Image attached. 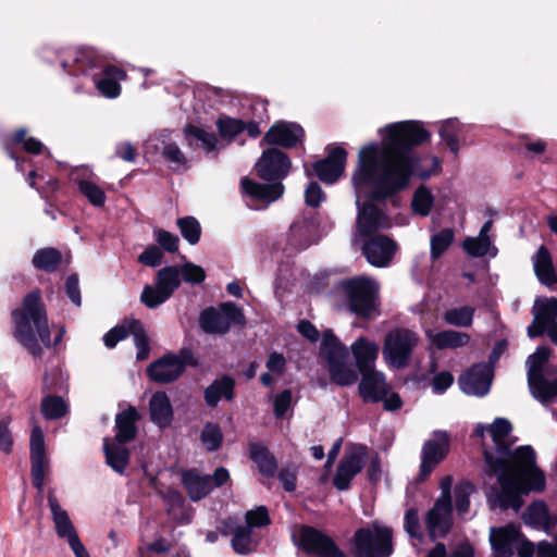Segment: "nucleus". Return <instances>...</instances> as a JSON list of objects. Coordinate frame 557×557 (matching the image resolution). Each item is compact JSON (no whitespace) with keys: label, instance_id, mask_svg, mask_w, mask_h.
Here are the masks:
<instances>
[{"label":"nucleus","instance_id":"obj_1","mask_svg":"<svg viewBox=\"0 0 557 557\" xmlns=\"http://www.w3.org/2000/svg\"><path fill=\"white\" fill-rule=\"evenodd\" d=\"M512 425L505 418H496L487 426L495 448L484 451V473L495 478L499 488L492 487L488 503L493 508L513 509L523 505L522 495L530 492H543L546 486L545 473L536 466V454L530 445L511 449L506 444Z\"/></svg>","mask_w":557,"mask_h":557},{"label":"nucleus","instance_id":"obj_2","mask_svg":"<svg viewBox=\"0 0 557 557\" xmlns=\"http://www.w3.org/2000/svg\"><path fill=\"white\" fill-rule=\"evenodd\" d=\"M382 141L362 146L357 156L355 174H433L441 162L432 154H418L413 147L430 134L418 121H403L379 129Z\"/></svg>","mask_w":557,"mask_h":557},{"label":"nucleus","instance_id":"obj_3","mask_svg":"<svg viewBox=\"0 0 557 557\" xmlns=\"http://www.w3.org/2000/svg\"><path fill=\"white\" fill-rule=\"evenodd\" d=\"M410 176H352V186L358 208L357 230L361 236L387 228L391 222L387 216L370 201L392 199L408 187Z\"/></svg>","mask_w":557,"mask_h":557},{"label":"nucleus","instance_id":"obj_4","mask_svg":"<svg viewBox=\"0 0 557 557\" xmlns=\"http://www.w3.org/2000/svg\"><path fill=\"white\" fill-rule=\"evenodd\" d=\"M14 336L34 357H40L42 348L51 346L50 330L45 306L38 289L27 294L21 309L12 311Z\"/></svg>","mask_w":557,"mask_h":557},{"label":"nucleus","instance_id":"obj_5","mask_svg":"<svg viewBox=\"0 0 557 557\" xmlns=\"http://www.w3.org/2000/svg\"><path fill=\"white\" fill-rule=\"evenodd\" d=\"M337 290L355 315L374 319L380 314V285L374 278L366 275L345 278L337 284Z\"/></svg>","mask_w":557,"mask_h":557},{"label":"nucleus","instance_id":"obj_6","mask_svg":"<svg viewBox=\"0 0 557 557\" xmlns=\"http://www.w3.org/2000/svg\"><path fill=\"white\" fill-rule=\"evenodd\" d=\"M354 557H389L393 554V531L373 522L358 529L351 540Z\"/></svg>","mask_w":557,"mask_h":557},{"label":"nucleus","instance_id":"obj_7","mask_svg":"<svg viewBox=\"0 0 557 557\" xmlns=\"http://www.w3.org/2000/svg\"><path fill=\"white\" fill-rule=\"evenodd\" d=\"M552 349L540 346L527 359L528 384L531 394L541 403H548L557 396V379L547 380L543 367L548 361Z\"/></svg>","mask_w":557,"mask_h":557},{"label":"nucleus","instance_id":"obj_8","mask_svg":"<svg viewBox=\"0 0 557 557\" xmlns=\"http://www.w3.org/2000/svg\"><path fill=\"white\" fill-rule=\"evenodd\" d=\"M490 542L493 557H532L534 544L527 540L515 524H507L502 528H493L490 533Z\"/></svg>","mask_w":557,"mask_h":557},{"label":"nucleus","instance_id":"obj_9","mask_svg":"<svg viewBox=\"0 0 557 557\" xmlns=\"http://www.w3.org/2000/svg\"><path fill=\"white\" fill-rule=\"evenodd\" d=\"M419 339L416 332L407 329L389 331L383 346L384 360L395 369L408 367Z\"/></svg>","mask_w":557,"mask_h":557},{"label":"nucleus","instance_id":"obj_10","mask_svg":"<svg viewBox=\"0 0 557 557\" xmlns=\"http://www.w3.org/2000/svg\"><path fill=\"white\" fill-rule=\"evenodd\" d=\"M453 485L451 476H446L441 482V496L434 506L428 511L425 517V525L432 541L437 537H444L451 527V495Z\"/></svg>","mask_w":557,"mask_h":557},{"label":"nucleus","instance_id":"obj_11","mask_svg":"<svg viewBox=\"0 0 557 557\" xmlns=\"http://www.w3.org/2000/svg\"><path fill=\"white\" fill-rule=\"evenodd\" d=\"M259 177L261 181L246 176L240 182L246 205L255 210L260 208L259 203L269 205L281 198L284 193V186L280 180L283 176Z\"/></svg>","mask_w":557,"mask_h":557},{"label":"nucleus","instance_id":"obj_12","mask_svg":"<svg viewBox=\"0 0 557 557\" xmlns=\"http://www.w3.org/2000/svg\"><path fill=\"white\" fill-rule=\"evenodd\" d=\"M293 540L296 546L309 555L317 557H347L331 536L310 525L300 527L293 534Z\"/></svg>","mask_w":557,"mask_h":557},{"label":"nucleus","instance_id":"obj_13","mask_svg":"<svg viewBox=\"0 0 557 557\" xmlns=\"http://www.w3.org/2000/svg\"><path fill=\"white\" fill-rule=\"evenodd\" d=\"M180 287L178 268L165 267L158 271L153 285H146L140 295V301L149 309L164 304Z\"/></svg>","mask_w":557,"mask_h":557},{"label":"nucleus","instance_id":"obj_14","mask_svg":"<svg viewBox=\"0 0 557 557\" xmlns=\"http://www.w3.org/2000/svg\"><path fill=\"white\" fill-rule=\"evenodd\" d=\"M201 329L208 334H225L232 324H245L243 310L233 302L203 310L199 318Z\"/></svg>","mask_w":557,"mask_h":557},{"label":"nucleus","instance_id":"obj_15","mask_svg":"<svg viewBox=\"0 0 557 557\" xmlns=\"http://www.w3.org/2000/svg\"><path fill=\"white\" fill-rule=\"evenodd\" d=\"M187 364L195 366L193 352L189 349H182L180 355L166 354L152 362L147 373L149 377L161 384L176 381L184 372Z\"/></svg>","mask_w":557,"mask_h":557},{"label":"nucleus","instance_id":"obj_16","mask_svg":"<svg viewBox=\"0 0 557 557\" xmlns=\"http://www.w3.org/2000/svg\"><path fill=\"white\" fill-rule=\"evenodd\" d=\"M449 435L446 431L435 430L433 437L425 441L421 449L419 479L424 481L449 453Z\"/></svg>","mask_w":557,"mask_h":557},{"label":"nucleus","instance_id":"obj_17","mask_svg":"<svg viewBox=\"0 0 557 557\" xmlns=\"http://www.w3.org/2000/svg\"><path fill=\"white\" fill-rule=\"evenodd\" d=\"M367 455L364 445H352L346 450L333 476V484L338 491H347L350 487L354 478L363 469Z\"/></svg>","mask_w":557,"mask_h":557},{"label":"nucleus","instance_id":"obj_18","mask_svg":"<svg viewBox=\"0 0 557 557\" xmlns=\"http://www.w3.org/2000/svg\"><path fill=\"white\" fill-rule=\"evenodd\" d=\"M30 463L33 484L41 493L49 468V460L46 456L44 432L39 426L33 428L30 434Z\"/></svg>","mask_w":557,"mask_h":557},{"label":"nucleus","instance_id":"obj_19","mask_svg":"<svg viewBox=\"0 0 557 557\" xmlns=\"http://www.w3.org/2000/svg\"><path fill=\"white\" fill-rule=\"evenodd\" d=\"M493 379V369L487 363H476L459 376L458 384L468 395L484 396L488 393Z\"/></svg>","mask_w":557,"mask_h":557},{"label":"nucleus","instance_id":"obj_20","mask_svg":"<svg viewBox=\"0 0 557 557\" xmlns=\"http://www.w3.org/2000/svg\"><path fill=\"white\" fill-rule=\"evenodd\" d=\"M361 249L371 265L384 268L392 261L397 250V245L387 236L375 235L364 240Z\"/></svg>","mask_w":557,"mask_h":557},{"label":"nucleus","instance_id":"obj_21","mask_svg":"<svg viewBox=\"0 0 557 557\" xmlns=\"http://www.w3.org/2000/svg\"><path fill=\"white\" fill-rule=\"evenodd\" d=\"M47 502L57 536L64 542H69L77 536L78 532L76 527L74 525L69 512L58 500L54 490L48 491Z\"/></svg>","mask_w":557,"mask_h":557},{"label":"nucleus","instance_id":"obj_22","mask_svg":"<svg viewBox=\"0 0 557 557\" xmlns=\"http://www.w3.org/2000/svg\"><path fill=\"white\" fill-rule=\"evenodd\" d=\"M318 226L313 218L304 216L295 221L289 228L288 245L289 251H299L308 248L318 242Z\"/></svg>","mask_w":557,"mask_h":557},{"label":"nucleus","instance_id":"obj_23","mask_svg":"<svg viewBox=\"0 0 557 557\" xmlns=\"http://www.w3.org/2000/svg\"><path fill=\"white\" fill-rule=\"evenodd\" d=\"M304 129L293 122L280 121L273 124L264 135V141L269 145L292 148L301 141Z\"/></svg>","mask_w":557,"mask_h":557},{"label":"nucleus","instance_id":"obj_24","mask_svg":"<svg viewBox=\"0 0 557 557\" xmlns=\"http://www.w3.org/2000/svg\"><path fill=\"white\" fill-rule=\"evenodd\" d=\"M362 374L359 383V393L366 403H379L387 395V384L382 372L370 371L360 372Z\"/></svg>","mask_w":557,"mask_h":557},{"label":"nucleus","instance_id":"obj_25","mask_svg":"<svg viewBox=\"0 0 557 557\" xmlns=\"http://www.w3.org/2000/svg\"><path fill=\"white\" fill-rule=\"evenodd\" d=\"M256 166L258 174H287L292 170V162L285 152L271 148L263 151Z\"/></svg>","mask_w":557,"mask_h":557},{"label":"nucleus","instance_id":"obj_26","mask_svg":"<svg viewBox=\"0 0 557 557\" xmlns=\"http://www.w3.org/2000/svg\"><path fill=\"white\" fill-rule=\"evenodd\" d=\"M327 156L314 163L315 174H344L347 151L338 145H329Z\"/></svg>","mask_w":557,"mask_h":557},{"label":"nucleus","instance_id":"obj_27","mask_svg":"<svg viewBox=\"0 0 557 557\" xmlns=\"http://www.w3.org/2000/svg\"><path fill=\"white\" fill-rule=\"evenodd\" d=\"M351 351L359 372L374 369V363L379 356V345L376 343L366 337H359L352 343Z\"/></svg>","mask_w":557,"mask_h":557},{"label":"nucleus","instance_id":"obj_28","mask_svg":"<svg viewBox=\"0 0 557 557\" xmlns=\"http://www.w3.org/2000/svg\"><path fill=\"white\" fill-rule=\"evenodd\" d=\"M138 419L139 414L133 406H129L124 411L117 413L115 417V441L120 444H127L132 442L137 434L136 422Z\"/></svg>","mask_w":557,"mask_h":557},{"label":"nucleus","instance_id":"obj_29","mask_svg":"<svg viewBox=\"0 0 557 557\" xmlns=\"http://www.w3.org/2000/svg\"><path fill=\"white\" fill-rule=\"evenodd\" d=\"M149 411L151 421L161 429L169 426L173 419L172 405L164 392H157L152 395L149 401Z\"/></svg>","mask_w":557,"mask_h":557},{"label":"nucleus","instance_id":"obj_30","mask_svg":"<svg viewBox=\"0 0 557 557\" xmlns=\"http://www.w3.org/2000/svg\"><path fill=\"white\" fill-rule=\"evenodd\" d=\"M182 483L187 490L190 499L194 502L205 498L212 492L211 476L202 475L196 470L184 472Z\"/></svg>","mask_w":557,"mask_h":557},{"label":"nucleus","instance_id":"obj_31","mask_svg":"<svg viewBox=\"0 0 557 557\" xmlns=\"http://www.w3.org/2000/svg\"><path fill=\"white\" fill-rule=\"evenodd\" d=\"M234 387L235 381L228 375H223L221 379L213 381L205 389L206 404L214 408L222 398L232 400L234 398Z\"/></svg>","mask_w":557,"mask_h":557},{"label":"nucleus","instance_id":"obj_32","mask_svg":"<svg viewBox=\"0 0 557 557\" xmlns=\"http://www.w3.org/2000/svg\"><path fill=\"white\" fill-rule=\"evenodd\" d=\"M533 268L536 277L542 284L552 286L557 283V275L553 267L552 256L545 246H541L534 255Z\"/></svg>","mask_w":557,"mask_h":557},{"label":"nucleus","instance_id":"obj_33","mask_svg":"<svg viewBox=\"0 0 557 557\" xmlns=\"http://www.w3.org/2000/svg\"><path fill=\"white\" fill-rule=\"evenodd\" d=\"M184 135L189 146L200 147L207 153L216 152L221 148L216 136L201 127L188 125L184 128Z\"/></svg>","mask_w":557,"mask_h":557},{"label":"nucleus","instance_id":"obj_34","mask_svg":"<svg viewBox=\"0 0 557 557\" xmlns=\"http://www.w3.org/2000/svg\"><path fill=\"white\" fill-rule=\"evenodd\" d=\"M534 322L544 327L557 329V298H539L533 306Z\"/></svg>","mask_w":557,"mask_h":557},{"label":"nucleus","instance_id":"obj_35","mask_svg":"<svg viewBox=\"0 0 557 557\" xmlns=\"http://www.w3.org/2000/svg\"><path fill=\"white\" fill-rule=\"evenodd\" d=\"M103 450L107 463L117 473L123 474L129 462V450L125 444L109 442L104 440Z\"/></svg>","mask_w":557,"mask_h":557},{"label":"nucleus","instance_id":"obj_36","mask_svg":"<svg viewBox=\"0 0 557 557\" xmlns=\"http://www.w3.org/2000/svg\"><path fill=\"white\" fill-rule=\"evenodd\" d=\"M320 350L329 364L348 359L347 347L338 341L331 330L324 331Z\"/></svg>","mask_w":557,"mask_h":557},{"label":"nucleus","instance_id":"obj_37","mask_svg":"<svg viewBox=\"0 0 557 557\" xmlns=\"http://www.w3.org/2000/svg\"><path fill=\"white\" fill-rule=\"evenodd\" d=\"M126 73L115 66H109L104 70V76L99 79H95L97 89L108 98H115L120 95L121 87L117 79H125Z\"/></svg>","mask_w":557,"mask_h":557},{"label":"nucleus","instance_id":"obj_38","mask_svg":"<svg viewBox=\"0 0 557 557\" xmlns=\"http://www.w3.org/2000/svg\"><path fill=\"white\" fill-rule=\"evenodd\" d=\"M523 522L534 529L548 531L552 523L547 506L544 502H533L522 515Z\"/></svg>","mask_w":557,"mask_h":557},{"label":"nucleus","instance_id":"obj_39","mask_svg":"<svg viewBox=\"0 0 557 557\" xmlns=\"http://www.w3.org/2000/svg\"><path fill=\"white\" fill-rule=\"evenodd\" d=\"M428 335L432 344L438 349H456L466 346L470 342V336L467 333L454 330H445L434 334L429 333Z\"/></svg>","mask_w":557,"mask_h":557},{"label":"nucleus","instance_id":"obj_40","mask_svg":"<svg viewBox=\"0 0 557 557\" xmlns=\"http://www.w3.org/2000/svg\"><path fill=\"white\" fill-rule=\"evenodd\" d=\"M250 458L258 466L261 474L273 478L277 471V461L270 450L260 444L250 446Z\"/></svg>","mask_w":557,"mask_h":557},{"label":"nucleus","instance_id":"obj_41","mask_svg":"<svg viewBox=\"0 0 557 557\" xmlns=\"http://www.w3.org/2000/svg\"><path fill=\"white\" fill-rule=\"evenodd\" d=\"M61 262L62 253L53 247L38 249L32 259V263L35 269L47 273L54 272Z\"/></svg>","mask_w":557,"mask_h":557},{"label":"nucleus","instance_id":"obj_42","mask_svg":"<svg viewBox=\"0 0 557 557\" xmlns=\"http://www.w3.org/2000/svg\"><path fill=\"white\" fill-rule=\"evenodd\" d=\"M463 249L471 257L490 256L494 258L497 255V248L493 245L491 237H467L462 244Z\"/></svg>","mask_w":557,"mask_h":557},{"label":"nucleus","instance_id":"obj_43","mask_svg":"<svg viewBox=\"0 0 557 557\" xmlns=\"http://www.w3.org/2000/svg\"><path fill=\"white\" fill-rule=\"evenodd\" d=\"M128 327L129 335H133L134 343L137 348L136 358L138 360L147 359L150 352V344L144 325L139 320L132 319L128 321Z\"/></svg>","mask_w":557,"mask_h":557},{"label":"nucleus","instance_id":"obj_44","mask_svg":"<svg viewBox=\"0 0 557 557\" xmlns=\"http://www.w3.org/2000/svg\"><path fill=\"white\" fill-rule=\"evenodd\" d=\"M40 409L47 420H57L67 413L69 406L62 397L47 395L41 400Z\"/></svg>","mask_w":557,"mask_h":557},{"label":"nucleus","instance_id":"obj_45","mask_svg":"<svg viewBox=\"0 0 557 557\" xmlns=\"http://www.w3.org/2000/svg\"><path fill=\"white\" fill-rule=\"evenodd\" d=\"M329 367L332 381L339 386L352 385L358 380L357 371L346 361H336Z\"/></svg>","mask_w":557,"mask_h":557},{"label":"nucleus","instance_id":"obj_46","mask_svg":"<svg viewBox=\"0 0 557 557\" xmlns=\"http://www.w3.org/2000/svg\"><path fill=\"white\" fill-rule=\"evenodd\" d=\"M475 309L470 306H462L448 309L444 312V321L457 327H469L472 325Z\"/></svg>","mask_w":557,"mask_h":557},{"label":"nucleus","instance_id":"obj_47","mask_svg":"<svg viewBox=\"0 0 557 557\" xmlns=\"http://www.w3.org/2000/svg\"><path fill=\"white\" fill-rule=\"evenodd\" d=\"M257 541L252 539V529L249 527H237L234 530V534L232 537V547L235 553L240 555L249 554L253 550L257 545Z\"/></svg>","mask_w":557,"mask_h":557},{"label":"nucleus","instance_id":"obj_48","mask_svg":"<svg viewBox=\"0 0 557 557\" xmlns=\"http://www.w3.org/2000/svg\"><path fill=\"white\" fill-rule=\"evenodd\" d=\"M460 131L461 126L455 119H448L444 121L440 127V136L442 140L454 154H457L460 148L458 139Z\"/></svg>","mask_w":557,"mask_h":557},{"label":"nucleus","instance_id":"obj_49","mask_svg":"<svg viewBox=\"0 0 557 557\" xmlns=\"http://www.w3.org/2000/svg\"><path fill=\"white\" fill-rule=\"evenodd\" d=\"M455 507L459 516L469 511L470 496L475 492V486L469 481H460L455 486Z\"/></svg>","mask_w":557,"mask_h":557},{"label":"nucleus","instance_id":"obj_50","mask_svg":"<svg viewBox=\"0 0 557 557\" xmlns=\"http://www.w3.org/2000/svg\"><path fill=\"white\" fill-rule=\"evenodd\" d=\"M454 237L455 234L451 228H443L431 237L430 253L432 260L438 259L450 247Z\"/></svg>","mask_w":557,"mask_h":557},{"label":"nucleus","instance_id":"obj_51","mask_svg":"<svg viewBox=\"0 0 557 557\" xmlns=\"http://www.w3.org/2000/svg\"><path fill=\"white\" fill-rule=\"evenodd\" d=\"M77 186L90 205L94 207H102L104 205L107 197L104 190L99 185L89 180H79L77 181Z\"/></svg>","mask_w":557,"mask_h":557},{"label":"nucleus","instance_id":"obj_52","mask_svg":"<svg viewBox=\"0 0 557 557\" xmlns=\"http://www.w3.org/2000/svg\"><path fill=\"white\" fill-rule=\"evenodd\" d=\"M433 206L432 193L424 186L419 187L413 194L411 207L416 214L426 216Z\"/></svg>","mask_w":557,"mask_h":557},{"label":"nucleus","instance_id":"obj_53","mask_svg":"<svg viewBox=\"0 0 557 557\" xmlns=\"http://www.w3.org/2000/svg\"><path fill=\"white\" fill-rule=\"evenodd\" d=\"M200 440L205 447L207 448V450H218L223 441V434L220 426L214 423L205 424L200 434Z\"/></svg>","mask_w":557,"mask_h":557},{"label":"nucleus","instance_id":"obj_54","mask_svg":"<svg viewBox=\"0 0 557 557\" xmlns=\"http://www.w3.org/2000/svg\"><path fill=\"white\" fill-rule=\"evenodd\" d=\"M216 127L220 136L231 141L244 131L245 124L240 120L224 116L218 120Z\"/></svg>","mask_w":557,"mask_h":557},{"label":"nucleus","instance_id":"obj_55","mask_svg":"<svg viewBox=\"0 0 557 557\" xmlns=\"http://www.w3.org/2000/svg\"><path fill=\"white\" fill-rule=\"evenodd\" d=\"M177 226L182 236L190 244L195 245L200 239L201 227L199 222L193 216H185L177 220Z\"/></svg>","mask_w":557,"mask_h":557},{"label":"nucleus","instance_id":"obj_56","mask_svg":"<svg viewBox=\"0 0 557 557\" xmlns=\"http://www.w3.org/2000/svg\"><path fill=\"white\" fill-rule=\"evenodd\" d=\"M162 157L174 170H187L188 160L176 144L165 145Z\"/></svg>","mask_w":557,"mask_h":557},{"label":"nucleus","instance_id":"obj_57","mask_svg":"<svg viewBox=\"0 0 557 557\" xmlns=\"http://www.w3.org/2000/svg\"><path fill=\"white\" fill-rule=\"evenodd\" d=\"M27 184L44 197H49L57 189L59 182L57 176H27Z\"/></svg>","mask_w":557,"mask_h":557},{"label":"nucleus","instance_id":"obj_58","mask_svg":"<svg viewBox=\"0 0 557 557\" xmlns=\"http://www.w3.org/2000/svg\"><path fill=\"white\" fill-rule=\"evenodd\" d=\"M27 131L25 128L17 129L13 135V143L23 144L26 152L38 154L42 151L44 145L41 141L34 137H26Z\"/></svg>","mask_w":557,"mask_h":557},{"label":"nucleus","instance_id":"obj_59","mask_svg":"<svg viewBox=\"0 0 557 557\" xmlns=\"http://www.w3.org/2000/svg\"><path fill=\"white\" fill-rule=\"evenodd\" d=\"M170 507L169 515L180 523H189L190 517L184 511V499L178 493H173L169 497Z\"/></svg>","mask_w":557,"mask_h":557},{"label":"nucleus","instance_id":"obj_60","mask_svg":"<svg viewBox=\"0 0 557 557\" xmlns=\"http://www.w3.org/2000/svg\"><path fill=\"white\" fill-rule=\"evenodd\" d=\"M404 528L410 537L422 540L419 513L416 508H409L406 510L404 518Z\"/></svg>","mask_w":557,"mask_h":557},{"label":"nucleus","instance_id":"obj_61","mask_svg":"<svg viewBox=\"0 0 557 557\" xmlns=\"http://www.w3.org/2000/svg\"><path fill=\"white\" fill-rule=\"evenodd\" d=\"M180 283L184 280L187 283L199 284L205 281L206 274L201 267L193 263H186L178 268Z\"/></svg>","mask_w":557,"mask_h":557},{"label":"nucleus","instance_id":"obj_62","mask_svg":"<svg viewBox=\"0 0 557 557\" xmlns=\"http://www.w3.org/2000/svg\"><path fill=\"white\" fill-rule=\"evenodd\" d=\"M128 321L125 320L123 324L112 327L103 335V343L108 348H113L115 345L129 335Z\"/></svg>","mask_w":557,"mask_h":557},{"label":"nucleus","instance_id":"obj_63","mask_svg":"<svg viewBox=\"0 0 557 557\" xmlns=\"http://www.w3.org/2000/svg\"><path fill=\"white\" fill-rule=\"evenodd\" d=\"M246 525L250 529L265 527L270 523V517L265 507L248 510L245 515Z\"/></svg>","mask_w":557,"mask_h":557},{"label":"nucleus","instance_id":"obj_64","mask_svg":"<svg viewBox=\"0 0 557 557\" xmlns=\"http://www.w3.org/2000/svg\"><path fill=\"white\" fill-rule=\"evenodd\" d=\"M292 399L293 395L290 389H284L275 396L273 413L277 419H281L286 414L287 410L292 406Z\"/></svg>","mask_w":557,"mask_h":557}]
</instances>
